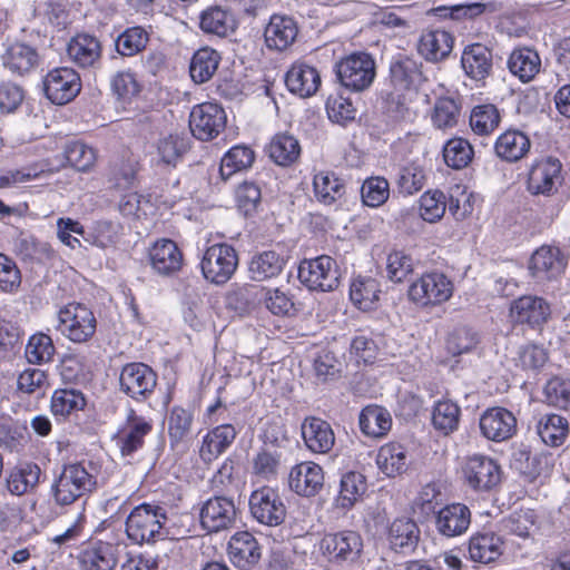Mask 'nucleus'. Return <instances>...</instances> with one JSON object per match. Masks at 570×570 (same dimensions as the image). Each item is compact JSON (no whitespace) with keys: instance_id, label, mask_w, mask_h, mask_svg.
I'll list each match as a JSON object with an SVG mask.
<instances>
[{"instance_id":"obj_6","label":"nucleus","mask_w":570,"mask_h":570,"mask_svg":"<svg viewBox=\"0 0 570 570\" xmlns=\"http://www.w3.org/2000/svg\"><path fill=\"white\" fill-rule=\"evenodd\" d=\"M157 380V373L149 365L127 363L119 373V391L135 402H146L154 394Z\"/></svg>"},{"instance_id":"obj_57","label":"nucleus","mask_w":570,"mask_h":570,"mask_svg":"<svg viewBox=\"0 0 570 570\" xmlns=\"http://www.w3.org/2000/svg\"><path fill=\"white\" fill-rule=\"evenodd\" d=\"M193 414L180 407L174 406L168 416V435L171 446L186 440L191 430Z\"/></svg>"},{"instance_id":"obj_11","label":"nucleus","mask_w":570,"mask_h":570,"mask_svg":"<svg viewBox=\"0 0 570 570\" xmlns=\"http://www.w3.org/2000/svg\"><path fill=\"white\" fill-rule=\"evenodd\" d=\"M362 550V537L355 531L326 533L320 541V551L334 563L355 562Z\"/></svg>"},{"instance_id":"obj_24","label":"nucleus","mask_w":570,"mask_h":570,"mask_svg":"<svg viewBox=\"0 0 570 570\" xmlns=\"http://www.w3.org/2000/svg\"><path fill=\"white\" fill-rule=\"evenodd\" d=\"M461 66L469 78L484 81L492 73V51L482 43L469 45L462 52Z\"/></svg>"},{"instance_id":"obj_3","label":"nucleus","mask_w":570,"mask_h":570,"mask_svg":"<svg viewBox=\"0 0 570 570\" xmlns=\"http://www.w3.org/2000/svg\"><path fill=\"white\" fill-rule=\"evenodd\" d=\"M421 68L422 63L407 56H399L391 62L390 79L395 91L387 95L385 104L393 117H403L407 110L405 96L397 92L415 90L425 80Z\"/></svg>"},{"instance_id":"obj_48","label":"nucleus","mask_w":570,"mask_h":570,"mask_svg":"<svg viewBox=\"0 0 570 570\" xmlns=\"http://www.w3.org/2000/svg\"><path fill=\"white\" fill-rule=\"evenodd\" d=\"M380 293V284L375 278L357 277L351 285L350 297L360 309L371 311L375 308Z\"/></svg>"},{"instance_id":"obj_42","label":"nucleus","mask_w":570,"mask_h":570,"mask_svg":"<svg viewBox=\"0 0 570 570\" xmlns=\"http://www.w3.org/2000/svg\"><path fill=\"white\" fill-rule=\"evenodd\" d=\"M285 266V259L275 250H265L255 255L250 262L248 272L250 278L263 282L278 276Z\"/></svg>"},{"instance_id":"obj_33","label":"nucleus","mask_w":570,"mask_h":570,"mask_svg":"<svg viewBox=\"0 0 570 570\" xmlns=\"http://www.w3.org/2000/svg\"><path fill=\"white\" fill-rule=\"evenodd\" d=\"M454 39L445 30L425 31L417 42L419 53L428 61L444 60L452 51Z\"/></svg>"},{"instance_id":"obj_8","label":"nucleus","mask_w":570,"mask_h":570,"mask_svg":"<svg viewBox=\"0 0 570 570\" xmlns=\"http://www.w3.org/2000/svg\"><path fill=\"white\" fill-rule=\"evenodd\" d=\"M298 278L312 291L330 292L340 284L338 266L327 255L304 259L298 266Z\"/></svg>"},{"instance_id":"obj_16","label":"nucleus","mask_w":570,"mask_h":570,"mask_svg":"<svg viewBox=\"0 0 570 570\" xmlns=\"http://www.w3.org/2000/svg\"><path fill=\"white\" fill-rule=\"evenodd\" d=\"M562 165L558 158L546 157L537 160L529 173L528 189L533 195H551L562 183Z\"/></svg>"},{"instance_id":"obj_9","label":"nucleus","mask_w":570,"mask_h":570,"mask_svg":"<svg viewBox=\"0 0 570 570\" xmlns=\"http://www.w3.org/2000/svg\"><path fill=\"white\" fill-rule=\"evenodd\" d=\"M453 283L443 273L432 272L423 274L411 284L409 297L414 303L428 306L438 305L449 301L453 294Z\"/></svg>"},{"instance_id":"obj_10","label":"nucleus","mask_w":570,"mask_h":570,"mask_svg":"<svg viewBox=\"0 0 570 570\" xmlns=\"http://www.w3.org/2000/svg\"><path fill=\"white\" fill-rule=\"evenodd\" d=\"M154 429L153 420L138 415L129 409L124 424L114 435L117 448L122 456H132L145 445V439Z\"/></svg>"},{"instance_id":"obj_20","label":"nucleus","mask_w":570,"mask_h":570,"mask_svg":"<svg viewBox=\"0 0 570 570\" xmlns=\"http://www.w3.org/2000/svg\"><path fill=\"white\" fill-rule=\"evenodd\" d=\"M236 519L234 501L226 497L208 499L200 511V522L208 532H218L233 525Z\"/></svg>"},{"instance_id":"obj_35","label":"nucleus","mask_w":570,"mask_h":570,"mask_svg":"<svg viewBox=\"0 0 570 570\" xmlns=\"http://www.w3.org/2000/svg\"><path fill=\"white\" fill-rule=\"evenodd\" d=\"M236 438V430L232 424H220L206 434L199 450L204 462H212L224 453Z\"/></svg>"},{"instance_id":"obj_45","label":"nucleus","mask_w":570,"mask_h":570,"mask_svg":"<svg viewBox=\"0 0 570 570\" xmlns=\"http://www.w3.org/2000/svg\"><path fill=\"white\" fill-rule=\"evenodd\" d=\"M367 490L365 476L360 472H347L342 475L336 505L342 509H351Z\"/></svg>"},{"instance_id":"obj_21","label":"nucleus","mask_w":570,"mask_h":570,"mask_svg":"<svg viewBox=\"0 0 570 570\" xmlns=\"http://www.w3.org/2000/svg\"><path fill=\"white\" fill-rule=\"evenodd\" d=\"M101 55V42L89 33L76 35L67 46V56L78 68H97L100 65Z\"/></svg>"},{"instance_id":"obj_47","label":"nucleus","mask_w":570,"mask_h":570,"mask_svg":"<svg viewBox=\"0 0 570 570\" xmlns=\"http://www.w3.org/2000/svg\"><path fill=\"white\" fill-rule=\"evenodd\" d=\"M220 61L219 53L208 47L197 50L190 61L189 73L194 82L205 83L213 78Z\"/></svg>"},{"instance_id":"obj_64","label":"nucleus","mask_w":570,"mask_h":570,"mask_svg":"<svg viewBox=\"0 0 570 570\" xmlns=\"http://www.w3.org/2000/svg\"><path fill=\"white\" fill-rule=\"evenodd\" d=\"M65 157L71 167L86 171L95 164L96 153L83 142L73 141L66 146Z\"/></svg>"},{"instance_id":"obj_55","label":"nucleus","mask_w":570,"mask_h":570,"mask_svg":"<svg viewBox=\"0 0 570 570\" xmlns=\"http://www.w3.org/2000/svg\"><path fill=\"white\" fill-rule=\"evenodd\" d=\"M86 400L81 392L76 390H57L51 397V412L56 416H68L85 407Z\"/></svg>"},{"instance_id":"obj_51","label":"nucleus","mask_w":570,"mask_h":570,"mask_svg":"<svg viewBox=\"0 0 570 570\" xmlns=\"http://www.w3.org/2000/svg\"><path fill=\"white\" fill-rule=\"evenodd\" d=\"M269 157L281 166H288L301 155L298 140L291 135H276L269 144Z\"/></svg>"},{"instance_id":"obj_25","label":"nucleus","mask_w":570,"mask_h":570,"mask_svg":"<svg viewBox=\"0 0 570 570\" xmlns=\"http://www.w3.org/2000/svg\"><path fill=\"white\" fill-rule=\"evenodd\" d=\"M470 523V509L462 503L448 504L435 517L438 532L446 538L461 535L469 529Z\"/></svg>"},{"instance_id":"obj_58","label":"nucleus","mask_w":570,"mask_h":570,"mask_svg":"<svg viewBox=\"0 0 570 570\" xmlns=\"http://www.w3.org/2000/svg\"><path fill=\"white\" fill-rule=\"evenodd\" d=\"M425 180L426 176L424 169L412 163L400 169L396 178V185L401 194L413 195L424 187Z\"/></svg>"},{"instance_id":"obj_44","label":"nucleus","mask_w":570,"mask_h":570,"mask_svg":"<svg viewBox=\"0 0 570 570\" xmlns=\"http://www.w3.org/2000/svg\"><path fill=\"white\" fill-rule=\"evenodd\" d=\"M512 466L529 481H534L549 472V456L543 453L532 454L527 449H520L513 453Z\"/></svg>"},{"instance_id":"obj_2","label":"nucleus","mask_w":570,"mask_h":570,"mask_svg":"<svg viewBox=\"0 0 570 570\" xmlns=\"http://www.w3.org/2000/svg\"><path fill=\"white\" fill-rule=\"evenodd\" d=\"M169 518L164 507L142 503L130 512L126 520V533L135 543H150L165 539Z\"/></svg>"},{"instance_id":"obj_29","label":"nucleus","mask_w":570,"mask_h":570,"mask_svg":"<svg viewBox=\"0 0 570 570\" xmlns=\"http://www.w3.org/2000/svg\"><path fill=\"white\" fill-rule=\"evenodd\" d=\"M302 436L314 453H328L335 444V434L328 422L320 417H307L302 423Z\"/></svg>"},{"instance_id":"obj_40","label":"nucleus","mask_w":570,"mask_h":570,"mask_svg":"<svg viewBox=\"0 0 570 570\" xmlns=\"http://www.w3.org/2000/svg\"><path fill=\"white\" fill-rule=\"evenodd\" d=\"M361 431L371 438H383L392 426L390 412L380 405L365 406L358 416Z\"/></svg>"},{"instance_id":"obj_23","label":"nucleus","mask_w":570,"mask_h":570,"mask_svg":"<svg viewBox=\"0 0 570 570\" xmlns=\"http://www.w3.org/2000/svg\"><path fill=\"white\" fill-rule=\"evenodd\" d=\"M1 60L3 67L11 73L26 76L38 68L40 56L35 47L16 41L7 46Z\"/></svg>"},{"instance_id":"obj_46","label":"nucleus","mask_w":570,"mask_h":570,"mask_svg":"<svg viewBox=\"0 0 570 570\" xmlns=\"http://www.w3.org/2000/svg\"><path fill=\"white\" fill-rule=\"evenodd\" d=\"M537 432L544 444L560 446L569 434V423L559 414H546L539 420Z\"/></svg>"},{"instance_id":"obj_60","label":"nucleus","mask_w":570,"mask_h":570,"mask_svg":"<svg viewBox=\"0 0 570 570\" xmlns=\"http://www.w3.org/2000/svg\"><path fill=\"white\" fill-rule=\"evenodd\" d=\"M26 357L31 364L49 362L55 354V346L49 335L38 333L32 335L24 351Z\"/></svg>"},{"instance_id":"obj_54","label":"nucleus","mask_w":570,"mask_h":570,"mask_svg":"<svg viewBox=\"0 0 570 570\" xmlns=\"http://www.w3.org/2000/svg\"><path fill=\"white\" fill-rule=\"evenodd\" d=\"M460 407L451 401H440L432 413V424L444 435L455 431L460 421Z\"/></svg>"},{"instance_id":"obj_18","label":"nucleus","mask_w":570,"mask_h":570,"mask_svg":"<svg viewBox=\"0 0 570 570\" xmlns=\"http://www.w3.org/2000/svg\"><path fill=\"white\" fill-rule=\"evenodd\" d=\"M479 424L483 436L494 442L509 440L517 432V419L504 407L487 410L481 415Z\"/></svg>"},{"instance_id":"obj_19","label":"nucleus","mask_w":570,"mask_h":570,"mask_svg":"<svg viewBox=\"0 0 570 570\" xmlns=\"http://www.w3.org/2000/svg\"><path fill=\"white\" fill-rule=\"evenodd\" d=\"M551 315L550 304L542 297L524 295L514 299L510 306V316L515 323L539 327Z\"/></svg>"},{"instance_id":"obj_41","label":"nucleus","mask_w":570,"mask_h":570,"mask_svg":"<svg viewBox=\"0 0 570 570\" xmlns=\"http://www.w3.org/2000/svg\"><path fill=\"white\" fill-rule=\"evenodd\" d=\"M14 250L17 255L30 264H47L56 257L51 245L41 242L32 236H21L16 240Z\"/></svg>"},{"instance_id":"obj_7","label":"nucleus","mask_w":570,"mask_h":570,"mask_svg":"<svg viewBox=\"0 0 570 570\" xmlns=\"http://www.w3.org/2000/svg\"><path fill=\"white\" fill-rule=\"evenodd\" d=\"M238 266V255L228 244L208 247L202 258L200 268L206 281L215 285L226 284Z\"/></svg>"},{"instance_id":"obj_53","label":"nucleus","mask_w":570,"mask_h":570,"mask_svg":"<svg viewBox=\"0 0 570 570\" xmlns=\"http://www.w3.org/2000/svg\"><path fill=\"white\" fill-rule=\"evenodd\" d=\"M149 35L142 27H130L115 40L116 51L122 57H134L145 50Z\"/></svg>"},{"instance_id":"obj_39","label":"nucleus","mask_w":570,"mask_h":570,"mask_svg":"<svg viewBox=\"0 0 570 570\" xmlns=\"http://www.w3.org/2000/svg\"><path fill=\"white\" fill-rule=\"evenodd\" d=\"M41 469L32 462L20 463L7 478V489L13 495H22L36 489L40 481Z\"/></svg>"},{"instance_id":"obj_49","label":"nucleus","mask_w":570,"mask_h":570,"mask_svg":"<svg viewBox=\"0 0 570 570\" xmlns=\"http://www.w3.org/2000/svg\"><path fill=\"white\" fill-rule=\"evenodd\" d=\"M200 29L206 33L226 37L236 28L235 19L227 11L215 7L205 10L200 16Z\"/></svg>"},{"instance_id":"obj_59","label":"nucleus","mask_w":570,"mask_h":570,"mask_svg":"<svg viewBox=\"0 0 570 570\" xmlns=\"http://www.w3.org/2000/svg\"><path fill=\"white\" fill-rule=\"evenodd\" d=\"M362 200L366 206L379 207L390 197V184L384 177H370L361 187Z\"/></svg>"},{"instance_id":"obj_36","label":"nucleus","mask_w":570,"mask_h":570,"mask_svg":"<svg viewBox=\"0 0 570 570\" xmlns=\"http://www.w3.org/2000/svg\"><path fill=\"white\" fill-rule=\"evenodd\" d=\"M503 551V541L494 532H481L469 541L470 558L475 562L490 563L495 561Z\"/></svg>"},{"instance_id":"obj_12","label":"nucleus","mask_w":570,"mask_h":570,"mask_svg":"<svg viewBox=\"0 0 570 570\" xmlns=\"http://www.w3.org/2000/svg\"><path fill=\"white\" fill-rule=\"evenodd\" d=\"M249 510L256 521L268 527L282 524L286 517L281 495L271 487H262L250 494Z\"/></svg>"},{"instance_id":"obj_56","label":"nucleus","mask_w":570,"mask_h":570,"mask_svg":"<svg viewBox=\"0 0 570 570\" xmlns=\"http://www.w3.org/2000/svg\"><path fill=\"white\" fill-rule=\"evenodd\" d=\"M473 154L472 146L463 138L450 139L443 148L445 164L454 169L466 167L471 163Z\"/></svg>"},{"instance_id":"obj_50","label":"nucleus","mask_w":570,"mask_h":570,"mask_svg":"<svg viewBox=\"0 0 570 570\" xmlns=\"http://www.w3.org/2000/svg\"><path fill=\"white\" fill-rule=\"evenodd\" d=\"M501 114L493 104H483L475 106L470 115L471 129L481 136L493 132L500 125Z\"/></svg>"},{"instance_id":"obj_26","label":"nucleus","mask_w":570,"mask_h":570,"mask_svg":"<svg viewBox=\"0 0 570 570\" xmlns=\"http://www.w3.org/2000/svg\"><path fill=\"white\" fill-rule=\"evenodd\" d=\"M285 83L292 94L307 98L318 90L321 76L315 67L297 61L286 72Z\"/></svg>"},{"instance_id":"obj_22","label":"nucleus","mask_w":570,"mask_h":570,"mask_svg":"<svg viewBox=\"0 0 570 570\" xmlns=\"http://www.w3.org/2000/svg\"><path fill=\"white\" fill-rule=\"evenodd\" d=\"M289 488L298 495L314 497L323 488L324 472L314 462H302L292 468L288 476Z\"/></svg>"},{"instance_id":"obj_34","label":"nucleus","mask_w":570,"mask_h":570,"mask_svg":"<svg viewBox=\"0 0 570 570\" xmlns=\"http://www.w3.org/2000/svg\"><path fill=\"white\" fill-rule=\"evenodd\" d=\"M316 200L325 206L340 203L346 193V185L334 171H320L313 178Z\"/></svg>"},{"instance_id":"obj_38","label":"nucleus","mask_w":570,"mask_h":570,"mask_svg":"<svg viewBox=\"0 0 570 570\" xmlns=\"http://www.w3.org/2000/svg\"><path fill=\"white\" fill-rule=\"evenodd\" d=\"M83 570H114L117 564L116 548L108 542L91 543L80 554Z\"/></svg>"},{"instance_id":"obj_28","label":"nucleus","mask_w":570,"mask_h":570,"mask_svg":"<svg viewBox=\"0 0 570 570\" xmlns=\"http://www.w3.org/2000/svg\"><path fill=\"white\" fill-rule=\"evenodd\" d=\"M228 554L236 567L243 570H249L257 564L261 559V547L253 534L242 531L230 538Z\"/></svg>"},{"instance_id":"obj_1","label":"nucleus","mask_w":570,"mask_h":570,"mask_svg":"<svg viewBox=\"0 0 570 570\" xmlns=\"http://www.w3.org/2000/svg\"><path fill=\"white\" fill-rule=\"evenodd\" d=\"M92 466L85 463L62 465L53 478L50 487V498L58 507H69L88 498L97 489V476L91 472Z\"/></svg>"},{"instance_id":"obj_13","label":"nucleus","mask_w":570,"mask_h":570,"mask_svg":"<svg viewBox=\"0 0 570 570\" xmlns=\"http://www.w3.org/2000/svg\"><path fill=\"white\" fill-rule=\"evenodd\" d=\"M226 115L222 107L213 102L195 106L189 115V128L194 137L208 141L225 128Z\"/></svg>"},{"instance_id":"obj_37","label":"nucleus","mask_w":570,"mask_h":570,"mask_svg":"<svg viewBox=\"0 0 570 570\" xmlns=\"http://www.w3.org/2000/svg\"><path fill=\"white\" fill-rule=\"evenodd\" d=\"M508 68L522 82H529L540 71L541 59L538 52L531 48H517L509 57Z\"/></svg>"},{"instance_id":"obj_43","label":"nucleus","mask_w":570,"mask_h":570,"mask_svg":"<svg viewBox=\"0 0 570 570\" xmlns=\"http://www.w3.org/2000/svg\"><path fill=\"white\" fill-rule=\"evenodd\" d=\"M376 464L386 476H395L407 469V454L400 443H387L380 448Z\"/></svg>"},{"instance_id":"obj_4","label":"nucleus","mask_w":570,"mask_h":570,"mask_svg":"<svg viewBox=\"0 0 570 570\" xmlns=\"http://www.w3.org/2000/svg\"><path fill=\"white\" fill-rule=\"evenodd\" d=\"M60 333L73 343H86L96 333L94 312L81 303H69L58 313Z\"/></svg>"},{"instance_id":"obj_52","label":"nucleus","mask_w":570,"mask_h":570,"mask_svg":"<svg viewBox=\"0 0 570 570\" xmlns=\"http://www.w3.org/2000/svg\"><path fill=\"white\" fill-rule=\"evenodd\" d=\"M254 159L255 154L249 147L243 145L234 146L222 158L219 169L222 177L227 179L234 174L249 168Z\"/></svg>"},{"instance_id":"obj_62","label":"nucleus","mask_w":570,"mask_h":570,"mask_svg":"<svg viewBox=\"0 0 570 570\" xmlns=\"http://www.w3.org/2000/svg\"><path fill=\"white\" fill-rule=\"evenodd\" d=\"M479 344V335L472 328L460 326L454 328L448 337L446 348L456 356L469 353Z\"/></svg>"},{"instance_id":"obj_14","label":"nucleus","mask_w":570,"mask_h":570,"mask_svg":"<svg viewBox=\"0 0 570 570\" xmlns=\"http://www.w3.org/2000/svg\"><path fill=\"white\" fill-rule=\"evenodd\" d=\"M465 483L475 491H490L501 481V469L485 455L469 456L462 468Z\"/></svg>"},{"instance_id":"obj_5","label":"nucleus","mask_w":570,"mask_h":570,"mask_svg":"<svg viewBox=\"0 0 570 570\" xmlns=\"http://www.w3.org/2000/svg\"><path fill=\"white\" fill-rule=\"evenodd\" d=\"M340 83L351 91L367 89L375 78V62L364 52L352 53L335 65Z\"/></svg>"},{"instance_id":"obj_15","label":"nucleus","mask_w":570,"mask_h":570,"mask_svg":"<svg viewBox=\"0 0 570 570\" xmlns=\"http://www.w3.org/2000/svg\"><path fill=\"white\" fill-rule=\"evenodd\" d=\"M47 98L56 105L71 101L81 89L79 75L68 67L51 70L43 81Z\"/></svg>"},{"instance_id":"obj_31","label":"nucleus","mask_w":570,"mask_h":570,"mask_svg":"<svg viewBox=\"0 0 570 570\" xmlns=\"http://www.w3.org/2000/svg\"><path fill=\"white\" fill-rule=\"evenodd\" d=\"M531 148L530 138L521 130L509 129L495 140L494 153L503 161L517 163L524 158Z\"/></svg>"},{"instance_id":"obj_30","label":"nucleus","mask_w":570,"mask_h":570,"mask_svg":"<svg viewBox=\"0 0 570 570\" xmlns=\"http://www.w3.org/2000/svg\"><path fill=\"white\" fill-rule=\"evenodd\" d=\"M149 258L153 269L163 276L174 275L183 265V254L170 239L157 240L149 250Z\"/></svg>"},{"instance_id":"obj_27","label":"nucleus","mask_w":570,"mask_h":570,"mask_svg":"<svg viewBox=\"0 0 570 570\" xmlns=\"http://www.w3.org/2000/svg\"><path fill=\"white\" fill-rule=\"evenodd\" d=\"M298 27L296 21L287 16L274 14L267 23L264 38L269 49L283 51L296 40Z\"/></svg>"},{"instance_id":"obj_61","label":"nucleus","mask_w":570,"mask_h":570,"mask_svg":"<svg viewBox=\"0 0 570 570\" xmlns=\"http://www.w3.org/2000/svg\"><path fill=\"white\" fill-rule=\"evenodd\" d=\"M446 210V197L441 190H428L420 198L421 217L429 223L440 220Z\"/></svg>"},{"instance_id":"obj_63","label":"nucleus","mask_w":570,"mask_h":570,"mask_svg":"<svg viewBox=\"0 0 570 570\" xmlns=\"http://www.w3.org/2000/svg\"><path fill=\"white\" fill-rule=\"evenodd\" d=\"M460 116V107L456 101L452 98L444 97L436 100L432 121L433 125L439 129L452 128L458 124Z\"/></svg>"},{"instance_id":"obj_17","label":"nucleus","mask_w":570,"mask_h":570,"mask_svg":"<svg viewBox=\"0 0 570 570\" xmlns=\"http://www.w3.org/2000/svg\"><path fill=\"white\" fill-rule=\"evenodd\" d=\"M564 257L557 247L541 246L531 256L529 271L537 283L559 277L566 268Z\"/></svg>"},{"instance_id":"obj_32","label":"nucleus","mask_w":570,"mask_h":570,"mask_svg":"<svg viewBox=\"0 0 570 570\" xmlns=\"http://www.w3.org/2000/svg\"><path fill=\"white\" fill-rule=\"evenodd\" d=\"M391 548L400 553H412L420 541V529L410 518L395 519L387 533Z\"/></svg>"}]
</instances>
